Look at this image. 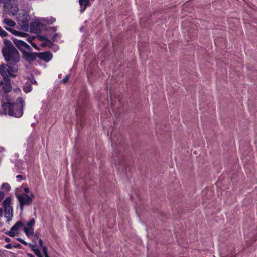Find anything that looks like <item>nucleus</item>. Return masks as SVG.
<instances>
[{
	"label": "nucleus",
	"mask_w": 257,
	"mask_h": 257,
	"mask_svg": "<svg viewBox=\"0 0 257 257\" xmlns=\"http://www.w3.org/2000/svg\"><path fill=\"white\" fill-rule=\"evenodd\" d=\"M24 106V102L22 98L18 97L17 99V103H3L2 106V113L16 118H20L23 115Z\"/></svg>",
	"instance_id": "nucleus-1"
},
{
	"label": "nucleus",
	"mask_w": 257,
	"mask_h": 257,
	"mask_svg": "<svg viewBox=\"0 0 257 257\" xmlns=\"http://www.w3.org/2000/svg\"><path fill=\"white\" fill-rule=\"evenodd\" d=\"M4 46L2 49L3 55L7 62L17 63L20 56L18 50L8 40H4Z\"/></svg>",
	"instance_id": "nucleus-2"
},
{
	"label": "nucleus",
	"mask_w": 257,
	"mask_h": 257,
	"mask_svg": "<svg viewBox=\"0 0 257 257\" xmlns=\"http://www.w3.org/2000/svg\"><path fill=\"white\" fill-rule=\"evenodd\" d=\"M17 70L18 68L15 66H10L6 64L0 65V74L4 80H9L10 77H15L16 75L14 73Z\"/></svg>",
	"instance_id": "nucleus-3"
},
{
	"label": "nucleus",
	"mask_w": 257,
	"mask_h": 257,
	"mask_svg": "<svg viewBox=\"0 0 257 257\" xmlns=\"http://www.w3.org/2000/svg\"><path fill=\"white\" fill-rule=\"evenodd\" d=\"M17 198L20 203V209L23 211L24 206L31 205L34 198V195L32 192H30L29 194L22 193L17 195Z\"/></svg>",
	"instance_id": "nucleus-4"
},
{
	"label": "nucleus",
	"mask_w": 257,
	"mask_h": 257,
	"mask_svg": "<svg viewBox=\"0 0 257 257\" xmlns=\"http://www.w3.org/2000/svg\"><path fill=\"white\" fill-rule=\"evenodd\" d=\"M3 23L5 24V28L6 29L12 33L15 36H20L22 37H25L27 34L23 32L17 31L15 30L12 29L11 27H14L16 25V23L12 20L9 18H5L3 20Z\"/></svg>",
	"instance_id": "nucleus-5"
},
{
	"label": "nucleus",
	"mask_w": 257,
	"mask_h": 257,
	"mask_svg": "<svg viewBox=\"0 0 257 257\" xmlns=\"http://www.w3.org/2000/svg\"><path fill=\"white\" fill-rule=\"evenodd\" d=\"M11 198L7 197L2 203L5 212V216L8 221L11 220L13 217V208L11 205Z\"/></svg>",
	"instance_id": "nucleus-6"
},
{
	"label": "nucleus",
	"mask_w": 257,
	"mask_h": 257,
	"mask_svg": "<svg viewBox=\"0 0 257 257\" xmlns=\"http://www.w3.org/2000/svg\"><path fill=\"white\" fill-rule=\"evenodd\" d=\"M6 9L8 14L15 16L19 11L18 2L17 0H11L6 6Z\"/></svg>",
	"instance_id": "nucleus-7"
},
{
	"label": "nucleus",
	"mask_w": 257,
	"mask_h": 257,
	"mask_svg": "<svg viewBox=\"0 0 257 257\" xmlns=\"http://www.w3.org/2000/svg\"><path fill=\"white\" fill-rule=\"evenodd\" d=\"M13 42L16 47L20 50V51L22 52V53L24 51H26V50L28 51H31V47L27 44L26 42L18 39H14L13 40Z\"/></svg>",
	"instance_id": "nucleus-8"
},
{
	"label": "nucleus",
	"mask_w": 257,
	"mask_h": 257,
	"mask_svg": "<svg viewBox=\"0 0 257 257\" xmlns=\"http://www.w3.org/2000/svg\"><path fill=\"white\" fill-rule=\"evenodd\" d=\"M23 223L19 221L16 222V223L11 228L10 230L9 231L7 234L11 237H14L18 234L20 230L23 227Z\"/></svg>",
	"instance_id": "nucleus-9"
},
{
	"label": "nucleus",
	"mask_w": 257,
	"mask_h": 257,
	"mask_svg": "<svg viewBox=\"0 0 257 257\" xmlns=\"http://www.w3.org/2000/svg\"><path fill=\"white\" fill-rule=\"evenodd\" d=\"M17 18L19 22H21L23 24L28 23L30 20V17L28 13L24 10H21V11L18 14Z\"/></svg>",
	"instance_id": "nucleus-10"
},
{
	"label": "nucleus",
	"mask_w": 257,
	"mask_h": 257,
	"mask_svg": "<svg viewBox=\"0 0 257 257\" xmlns=\"http://www.w3.org/2000/svg\"><path fill=\"white\" fill-rule=\"evenodd\" d=\"M35 219H31L27 224L26 226L24 227V230L27 236H30L34 233L33 226L35 224Z\"/></svg>",
	"instance_id": "nucleus-11"
},
{
	"label": "nucleus",
	"mask_w": 257,
	"mask_h": 257,
	"mask_svg": "<svg viewBox=\"0 0 257 257\" xmlns=\"http://www.w3.org/2000/svg\"><path fill=\"white\" fill-rule=\"evenodd\" d=\"M30 51H31L26 50L22 53L24 58L28 62L35 60L38 56L37 53H31Z\"/></svg>",
	"instance_id": "nucleus-12"
},
{
	"label": "nucleus",
	"mask_w": 257,
	"mask_h": 257,
	"mask_svg": "<svg viewBox=\"0 0 257 257\" xmlns=\"http://www.w3.org/2000/svg\"><path fill=\"white\" fill-rule=\"evenodd\" d=\"M5 82H1V85L2 86V88L3 90L6 93H9L10 92L12 89V86L10 83V79L9 80H5Z\"/></svg>",
	"instance_id": "nucleus-13"
},
{
	"label": "nucleus",
	"mask_w": 257,
	"mask_h": 257,
	"mask_svg": "<svg viewBox=\"0 0 257 257\" xmlns=\"http://www.w3.org/2000/svg\"><path fill=\"white\" fill-rule=\"evenodd\" d=\"M39 57L41 59L44 60L46 62H48L52 59V55L50 52L47 51L40 53Z\"/></svg>",
	"instance_id": "nucleus-14"
},
{
	"label": "nucleus",
	"mask_w": 257,
	"mask_h": 257,
	"mask_svg": "<svg viewBox=\"0 0 257 257\" xmlns=\"http://www.w3.org/2000/svg\"><path fill=\"white\" fill-rule=\"evenodd\" d=\"M40 23L35 22L31 24L30 28L33 32L38 33L40 31Z\"/></svg>",
	"instance_id": "nucleus-15"
},
{
	"label": "nucleus",
	"mask_w": 257,
	"mask_h": 257,
	"mask_svg": "<svg viewBox=\"0 0 257 257\" xmlns=\"http://www.w3.org/2000/svg\"><path fill=\"white\" fill-rule=\"evenodd\" d=\"M89 0H79V4L81 7V12H83L85 10L86 6L89 4Z\"/></svg>",
	"instance_id": "nucleus-16"
},
{
	"label": "nucleus",
	"mask_w": 257,
	"mask_h": 257,
	"mask_svg": "<svg viewBox=\"0 0 257 257\" xmlns=\"http://www.w3.org/2000/svg\"><path fill=\"white\" fill-rule=\"evenodd\" d=\"M23 90L26 93H29L32 90V86L30 83H26L23 86Z\"/></svg>",
	"instance_id": "nucleus-17"
},
{
	"label": "nucleus",
	"mask_w": 257,
	"mask_h": 257,
	"mask_svg": "<svg viewBox=\"0 0 257 257\" xmlns=\"http://www.w3.org/2000/svg\"><path fill=\"white\" fill-rule=\"evenodd\" d=\"M29 246L32 247V250L34 251V253L38 256V257H43L40 251L37 248H34V246L31 244H29Z\"/></svg>",
	"instance_id": "nucleus-18"
},
{
	"label": "nucleus",
	"mask_w": 257,
	"mask_h": 257,
	"mask_svg": "<svg viewBox=\"0 0 257 257\" xmlns=\"http://www.w3.org/2000/svg\"><path fill=\"white\" fill-rule=\"evenodd\" d=\"M119 165L120 166V167H119V169H121V168H122V171H124L125 172L126 171V166L127 165L125 161L122 160V161H121Z\"/></svg>",
	"instance_id": "nucleus-19"
},
{
	"label": "nucleus",
	"mask_w": 257,
	"mask_h": 257,
	"mask_svg": "<svg viewBox=\"0 0 257 257\" xmlns=\"http://www.w3.org/2000/svg\"><path fill=\"white\" fill-rule=\"evenodd\" d=\"M2 188L7 191H9L11 189L10 185L7 183H5L2 184Z\"/></svg>",
	"instance_id": "nucleus-20"
},
{
	"label": "nucleus",
	"mask_w": 257,
	"mask_h": 257,
	"mask_svg": "<svg viewBox=\"0 0 257 257\" xmlns=\"http://www.w3.org/2000/svg\"><path fill=\"white\" fill-rule=\"evenodd\" d=\"M8 35V33L0 27V36L4 37Z\"/></svg>",
	"instance_id": "nucleus-21"
},
{
	"label": "nucleus",
	"mask_w": 257,
	"mask_h": 257,
	"mask_svg": "<svg viewBox=\"0 0 257 257\" xmlns=\"http://www.w3.org/2000/svg\"><path fill=\"white\" fill-rule=\"evenodd\" d=\"M69 79V75H67L64 78H63L62 80V81L63 83H66L68 82V80Z\"/></svg>",
	"instance_id": "nucleus-22"
},
{
	"label": "nucleus",
	"mask_w": 257,
	"mask_h": 257,
	"mask_svg": "<svg viewBox=\"0 0 257 257\" xmlns=\"http://www.w3.org/2000/svg\"><path fill=\"white\" fill-rule=\"evenodd\" d=\"M14 246L12 245L11 244H6L5 247L7 249H12Z\"/></svg>",
	"instance_id": "nucleus-23"
},
{
	"label": "nucleus",
	"mask_w": 257,
	"mask_h": 257,
	"mask_svg": "<svg viewBox=\"0 0 257 257\" xmlns=\"http://www.w3.org/2000/svg\"><path fill=\"white\" fill-rule=\"evenodd\" d=\"M4 196H5L4 193L2 191H0V202L4 199Z\"/></svg>",
	"instance_id": "nucleus-24"
},
{
	"label": "nucleus",
	"mask_w": 257,
	"mask_h": 257,
	"mask_svg": "<svg viewBox=\"0 0 257 257\" xmlns=\"http://www.w3.org/2000/svg\"><path fill=\"white\" fill-rule=\"evenodd\" d=\"M43 252L44 253V255L48 254L47 253V248L45 246H43L42 247Z\"/></svg>",
	"instance_id": "nucleus-25"
},
{
	"label": "nucleus",
	"mask_w": 257,
	"mask_h": 257,
	"mask_svg": "<svg viewBox=\"0 0 257 257\" xmlns=\"http://www.w3.org/2000/svg\"><path fill=\"white\" fill-rule=\"evenodd\" d=\"M24 193H26L27 194H29L28 193L30 194V193L29 189L28 187L25 188L24 189Z\"/></svg>",
	"instance_id": "nucleus-26"
},
{
	"label": "nucleus",
	"mask_w": 257,
	"mask_h": 257,
	"mask_svg": "<svg viewBox=\"0 0 257 257\" xmlns=\"http://www.w3.org/2000/svg\"><path fill=\"white\" fill-rule=\"evenodd\" d=\"M31 45L33 47L35 48L36 49H38V47L36 44L31 43Z\"/></svg>",
	"instance_id": "nucleus-27"
},
{
	"label": "nucleus",
	"mask_w": 257,
	"mask_h": 257,
	"mask_svg": "<svg viewBox=\"0 0 257 257\" xmlns=\"http://www.w3.org/2000/svg\"><path fill=\"white\" fill-rule=\"evenodd\" d=\"M39 245L41 247H43V242H42V240L41 239H39Z\"/></svg>",
	"instance_id": "nucleus-28"
},
{
	"label": "nucleus",
	"mask_w": 257,
	"mask_h": 257,
	"mask_svg": "<svg viewBox=\"0 0 257 257\" xmlns=\"http://www.w3.org/2000/svg\"><path fill=\"white\" fill-rule=\"evenodd\" d=\"M5 241L6 242H9L11 241V240L8 237H6L5 238Z\"/></svg>",
	"instance_id": "nucleus-29"
},
{
	"label": "nucleus",
	"mask_w": 257,
	"mask_h": 257,
	"mask_svg": "<svg viewBox=\"0 0 257 257\" xmlns=\"http://www.w3.org/2000/svg\"><path fill=\"white\" fill-rule=\"evenodd\" d=\"M16 178H20V179H24V178H23V177L22 175H17V176H16Z\"/></svg>",
	"instance_id": "nucleus-30"
},
{
	"label": "nucleus",
	"mask_w": 257,
	"mask_h": 257,
	"mask_svg": "<svg viewBox=\"0 0 257 257\" xmlns=\"http://www.w3.org/2000/svg\"><path fill=\"white\" fill-rule=\"evenodd\" d=\"M14 247L15 248H20V247L21 246V245L20 244H17V245H13Z\"/></svg>",
	"instance_id": "nucleus-31"
},
{
	"label": "nucleus",
	"mask_w": 257,
	"mask_h": 257,
	"mask_svg": "<svg viewBox=\"0 0 257 257\" xmlns=\"http://www.w3.org/2000/svg\"><path fill=\"white\" fill-rule=\"evenodd\" d=\"M57 36H58V35L57 34L54 35V36L53 37V41H55L56 40Z\"/></svg>",
	"instance_id": "nucleus-32"
},
{
	"label": "nucleus",
	"mask_w": 257,
	"mask_h": 257,
	"mask_svg": "<svg viewBox=\"0 0 257 257\" xmlns=\"http://www.w3.org/2000/svg\"><path fill=\"white\" fill-rule=\"evenodd\" d=\"M3 213V210L2 208H0V217L2 216Z\"/></svg>",
	"instance_id": "nucleus-33"
},
{
	"label": "nucleus",
	"mask_w": 257,
	"mask_h": 257,
	"mask_svg": "<svg viewBox=\"0 0 257 257\" xmlns=\"http://www.w3.org/2000/svg\"><path fill=\"white\" fill-rule=\"evenodd\" d=\"M22 243L24 245H28V243L26 242H25L24 240L23 241Z\"/></svg>",
	"instance_id": "nucleus-34"
},
{
	"label": "nucleus",
	"mask_w": 257,
	"mask_h": 257,
	"mask_svg": "<svg viewBox=\"0 0 257 257\" xmlns=\"http://www.w3.org/2000/svg\"><path fill=\"white\" fill-rule=\"evenodd\" d=\"M17 240H18L19 242H20L21 243H22V242H23V239H21V238H18V239H17Z\"/></svg>",
	"instance_id": "nucleus-35"
},
{
	"label": "nucleus",
	"mask_w": 257,
	"mask_h": 257,
	"mask_svg": "<svg viewBox=\"0 0 257 257\" xmlns=\"http://www.w3.org/2000/svg\"><path fill=\"white\" fill-rule=\"evenodd\" d=\"M28 256L29 257H34V255L32 254H28Z\"/></svg>",
	"instance_id": "nucleus-36"
},
{
	"label": "nucleus",
	"mask_w": 257,
	"mask_h": 257,
	"mask_svg": "<svg viewBox=\"0 0 257 257\" xmlns=\"http://www.w3.org/2000/svg\"><path fill=\"white\" fill-rule=\"evenodd\" d=\"M32 83H33V84H36V83H37V82H36V81L35 80H34V81H32Z\"/></svg>",
	"instance_id": "nucleus-37"
},
{
	"label": "nucleus",
	"mask_w": 257,
	"mask_h": 257,
	"mask_svg": "<svg viewBox=\"0 0 257 257\" xmlns=\"http://www.w3.org/2000/svg\"><path fill=\"white\" fill-rule=\"evenodd\" d=\"M45 255V257H49V256H48V254H45V255Z\"/></svg>",
	"instance_id": "nucleus-38"
}]
</instances>
